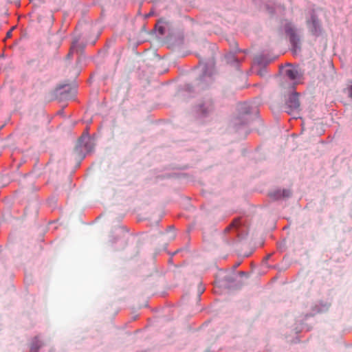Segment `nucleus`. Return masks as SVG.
I'll use <instances>...</instances> for the list:
<instances>
[{"label":"nucleus","mask_w":352,"mask_h":352,"mask_svg":"<svg viewBox=\"0 0 352 352\" xmlns=\"http://www.w3.org/2000/svg\"><path fill=\"white\" fill-rule=\"evenodd\" d=\"M286 106L288 108L289 113H293L300 111V104L297 93H294L289 96Z\"/></svg>","instance_id":"obj_2"},{"label":"nucleus","mask_w":352,"mask_h":352,"mask_svg":"<svg viewBox=\"0 0 352 352\" xmlns=\"http://www.w3.org/2000/svg\"><path fill=\"white\" fill-rule=\"evenodd\" d=\"M160 32L161 34H163V31H162V28L160 29Z\"/></svg>","instance_id":"obj_10"},{"label":"nucleus","mask_w":352,"mask_h":352,"mask_svg":"<svg viewBox=\"0 0 352 352\" xmlns=\"http://www.w3.org/2000/svg\"><path fill=\"white\" fill-rule=\"evenodd\" d=\"M285 75L289 79L294 81L299 80L302 77V73L297 67H290L285 70Z\"/></svg>","instance_id":"obj_3"},{"label":"nucleus","mask_w":352,"mask_h":352,"mask_svg":"<svg viewBox=\"0 0 352 352\" xmlns=\"http://www.w3.org/2000/svg\"><path fill=\"white\" fill-rule=\"evenodd\" d=\"M85 139L87 140V142H86L85 146L88 151H90L91 150V146H90V145L91 144V140L88 137H87V136L81 137L80 139L79 140V143Z\"/></svg>","instance_id":"obj_6"},{"label":"nucleus","mask_w":352,"mask_h":352,"mask_svg":"<svg viewBox=\"0 0 352 352\" xmlns=\"http://www.w3.org/2000/svg\"><path fill=\"white\" fill-rule=\"evenodd\" d=\"M44 345V343L38 338H35L32 344V350L38 352V349Z\"/></svg>","instance_id":"obj_5"},{"label":"nucleus","mask_w":352,"mask_h":352,"mask_svg":"<svg viewBox=\"0 0 352 352\" xmlns=\"http://www.w3.org/2000/svg\"><path fill=\"white\" fill-rule=\"evenodd\" d=\"M309 28L314 34H316L320 32V23L315 16H312L311 21L309 22Z\"/></svg>","instance_id":"obj_4"},{"label":"nucleus","mask_w":352,"mask_h":352,"mask_svg":"<svg viewBox=\"0 0 352 352\" xmlns=\"http://www.w3.org/2000/svg\"><path fill=\"white\" fill-rule=\"evenodd\" d=\"M204 287L203 286H201H201H199V292L200 293H203V292H204Z\"/></svg>","instance_id":"obj_8"},{"label":"nucleus","mask_w":352,"mask_h":352,"mask_svg":"<svg viewBox=\"0 0 352 352\" xmlns=\"http://www.w3.org/2000/svg\"><path fill=\"white\" fill-rule=\"evenodd\" d=\"M214 110V104L210 98H204L197 105V111L202 116H208Z\"/></svg>","instance_id":"obj_1"},{"label":"nucleus","mask_w":352,"mask_h":352,"mask_svg":"<svg viewBox=\"0 0 352 352\" xmlns=\"http://www.w3.org/2000/svg\"><path fill=\"white\" fill-rule=\"evenodd\" d=\"M240 221L241 219L239 218L234 219L231 224L226 229V231L229 230L231 228L237 227L240 223Z\"/></svg>","instance_id":"obj_7"},{"label":"nucleus","mask_w":352,"mask_h":352,"mask_svg":"<svg viewBox=\"0 0 352 352\" xmlns=\"http://www.w3.org/2000/svg\"><path fill=\"white\" fill-rule=\"evenodd\" d=\"M74 45H73L72 46V48H71L70 52L69 53L68 56H69V55L71 54L72 52L74 50Z\"/></svg>","instance_id":"obj_9"}]
</instances>
